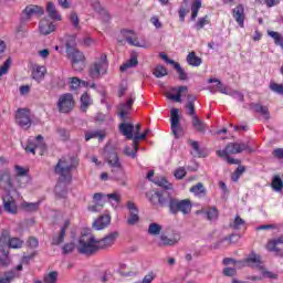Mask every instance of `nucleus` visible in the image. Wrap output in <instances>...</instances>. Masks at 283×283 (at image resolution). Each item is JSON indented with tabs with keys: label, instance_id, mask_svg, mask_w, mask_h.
Listing matches in <instances>:
<instances>
[{
	"label": "nucleus",
	"instance_id": "1",
	"mask_svg": "<svg viewBox=\"0 0 283 283\" xmlns=\"http://www.w3.org/2000/svg\"><path fill=\"white\" fill-rule=\"evenodd\" d=\"M78 161L74 157H63L55 167V172L60 176V181L55 186L56 198H65L67 196V185L72 182V170L76 168Z\"/></svg>",
	"mask_w": 283,
	"mask_h": 283
},
{
	"label": "nucleus",
	"instance_id": "2",
	"mask_svg": "<svg viewBox=\"0 0 283 283\" xmlns=\"http://www.w3.org/2000/svg\"><path fill=\"white\" fill-rule=\"evenodd\" d=\"M242 151H253L245 143H230L226 146L223 150H218L217 155L220 158H224L228 165H240V160L233 159L229 156L233 154H242Z\"/></svg>",
	"mask_w": 283,
	"mask_h": 283
},
{
	"label": "nucleus",
	"instance_id": "3",
	"mask_svg": "<svg viewBox=\"0 0 283 283\" xmlns=\"http://www.w3.org/2000/svg\"><path fill=\"white\" fill-rule=\"evenodd\" d=\"M77 251L83 255H94L98 251V241L94 234L84 232L78 239Z\"/></svg>",
	"mask_w": 283,
	"mask_h": 283
},
{
	"label": "nucleus",
	"instance_id": "4",
	"mask_svg": "<svg viewBox=\"0 0 283 283\" xmlns=\"http://www.w3.org/2000/svg\"><path fill=\"white\" fill-rule=\"evenodd\" d=\"M109 70V61L107 54L99 53L88 69V75L91 78H101L105 76Z\"/></svg>",
	"mask_w": 283,
	"mask_h": 283
},
{
	"label": "nucleus",
	"instance_id": "5",
	"mask_svg": "<svg viewBox=\"0 0 283 283\" xmlns=\"http://www.w3.org/2000/svg\"><path fill=\"white\" fill-rule=\"evenodd\" d=\"M66 52L69 54V59L72 61V67L75 72H82L85 67V55L83 52L73 49L70 42L66 43Z\"/></svg>",
	"mask_w": 283,
	"mask_h": 283
},
{
	"label": "nucleus",
	"instance_id": "6",
	"mask_svg": "<svg viewBox=\"0 0 283 283\" xmlns=\"http://www.w3.org/2000/svg\"><path fill=\"white\" fill-rule=\"evenodd\" d=\"M180 240L181 235L178 230L167 229L161 232L158 244L159 247H176Z\"/></svg>",
	"mask_w": 283,
	"mask_h": 283
},
{
	"label": "nucleus",
	"instance_id": "7",
	"mask_svg": "<svg viewBox=\"0 0 283 283\" xmlns=\"http://www.w3.org/2000/svg\"><path fill=\"white\" fill-rule=\"evenodd\" d=\"M24 150L27 154H38L43 156L45 153V143L43 142V136L39 135L38 137H31L28 139L27 144L24 145Z\"/></svg>",
	"mask_w": 283,
	"mask_h": 283
},
{
	"label": "nucleus",
	"instance_id": "8",
	"mask_svg": "<svg viewBox=\"0 0 283 283\" xmlns=\"http://www.w3.org/2000/svg\"><path fill=\"white\" fill-rule=\"evenodd\" d=\"M191 200L189 199H184V200H178V199H171L169 201V210L172 213H178V211H180L181 213H184V216H187L189 213H191Z\"/></svg>",
	"mask_w": 283,
	"mask_h": 283
},
{
	"label": "nucleus",
	"instance_id": "9",
	"mask_svg": "<svg viewBox=\"0 0 283 283\" xmlns=\"http://www.w3.org/2000/svg\"><path fill=\"white\" fill-rule=\"evenodd\" d=\"M15 123L22 129H30L32 127V115L28 108H19L15 113Z\"/></svg>",
	"mask_w": 283,
	"mask_h": 283
},
{
	"label": "nucleus",
	"instance_id": "10",
	"mask_svg": "<svg viewBox=\"0 0 283 283\" xmlns=\"http://www.w3.org/2000/svg\"><path fill=\"white\" fill-rule=\"evenodd\" d=\"M74 96L71 93H65L57 101V109L62 114H70L74 109Z\"/></svg>",
	"mask_w": 283,
	"mask_h": 283
},
{
	"label": "nucleus",
	"instance_id": "11",
	"mask_svg": "<svg viewBox=\"0 0 283 283\" xmlns=\"http://www.w3.org/2000/svg\"><path fill=\"white\" fill-rule=\"evenodd\" d=\"M117 41L119 43H129V45H135V48H147L145 44H142L140 41H138V36H136V33L132 30H122L118 34Z\"/></svg>",
	"mask_w": 283,
	"mask_h": 283
},
{
	"label": "nucleus",
	"instance_id": "12",
	"mask_svg": "<svg viewBox=\"0 0 283 283\" xmlns=\"http://www.w3.org/2000/svg\"><path fill=\"white\" fill-rule=\"evenodd\" d=\"M0 245L9 247V249H21V247H23V240L19 238H11L10 232L4 230L0 237Z\"/></svg>",
	"mask_w": 283,
	"mask_h": 283
},
{
	"label": "nucleus",
	"instance_id": "13",
	"mask_svg": "<svg viewBox=\"0 0 283 283\" xmlns=\"http://www.w3.org/2000/svg\"><path fill=\"white\" fill-rule=\"evenodd\" d=\"M170 127L175 138H182V136H185V130H182V126H180V116L178 115V108H172L170 111Z\"/></svg>",
	"mask_w": 283,
	"mask_h": 283
},
{
	"label": "nucleus",
	"instance_id": "14",
	"mask_svg": "<svg viewBox=\"0 0 283 283\" xmlns=\"http://www.w3.org/2000/svg\"><path fill=\"white\" fill-rule=\"evenodd\" d=\"M208 83H217V88L220 94H226V96H232L233 98H237L238 101H242L244 98V95L238 91L231 90L229 86H224L222 82L218 78H209Z\"/></svg>",
	"mask_w": 283,
	"mask_h": 283
},
{
	"label": "nucleus",
	"instance_id": "15",
	"mask_svg": "<svg viewBox=\"0 0 283 283\" xmlns=\"http://www.w3.org/2000/svg\"><path fill=\"white\" fill-rule=\"evenodd\" d=\"M0 189H2L4 193H12V191H14L19 196V192L14 189V186L12 185V176H10L9 170H3L2 172H0Z\"/></svg>",
	"mask_w": 283,
	"mask_h": 283
},
{
	"label": "nucleus",
	"instance_id": "16",
	"mask_svg": "<svg viewBox=\"0 0 283 283\" xmlns=\"http://www.w3.org/2000/svg\"><path fill=\"white\" fill-rule=\"evenodd\" d=\"M107 163L113 167V171H117L118 176H115V180H123L125 178V170L120 166V161L118 160V155L116 153H109L107 155Z\"/></svg>",
	"mask_w": 283,
	"mask_h": 283
},
{
	"label": "nucleus",
	"instance_id": "17",
	"mask_svg": "<svg viewBox=\"0 0 283 283\" xmlns=\"http://www.w3.org/2000/svg\"><path fill=\"white\" fill-rule=\"evenodd\" d=\"M120 237L118 231H113L106 234L103 239L97 240V251L99 249H112L116 244V240Z\"/></svg>",
	"mask_w": 283,
	"mask_h": 283
},
{
	"label": "nucleus",
	"instance_id": "18",
	"mask_svg": "<svg viewBox=\"0 0 283 283\" xmlns=\"http://www.w3.org/2000/svg\"><path fill=\"white\" fill-rule=\"evenodd\" d=\"M122 196L119 192H112V193H95V200H103L105 202H109L113 209H116L118 205H120Z\"/></svg>",
	"mask_w": 283,
	"mask_h": 283
},
{
	"label": "nucleus",
	"instance_id": "19",
	"mask_svg": "<svg viewBox=\"0 0 283 283\" xmlns=\"http://www.w3.org/2000/svg\"><path fill=\"white\" fill-rule=\"evenodd\" d=\"M12 192H7L2 195V201H3V207L4 211L8 213H18L19 207L17 206V201L11 195Z\"/></svg>",
	"mask_w": 283,
	"mask_h": 283
},
{
	"label": "nucleus",
	"instance_id": "20",
	"mask_svg": "<svg viewBox=\"0 0 283 283\" xmlns=\"http://www.w3.org/2000/svg\"><path fill=\"white\" fill-rule=\"evenodd\" d=\"M39 31L44 36H48V34H52V32L56 31V24L54 22H52L50 19L44 18V19L40 20Z\"/></svg>",
	"mask_w": 283,
	"mask_h": 283
},
{
	"label": "nucleus",
	"instance_id": "21",
	"mask_svg": "<svg viewBox=\"0 0 283 283\" xmlns=\"http://www.w3.org/2000/svg\"><path fill=\"white\" fill-rule=\"evenodd\" d=\"M126 207L129 213L127 224H129L130 227H134V224H138L140 218L138 217V208L136 207V203L128 201Z\"/></svg>",
	"mask_w": 283,
	"mask_h": 283
},
{
	"label": "nucleus",
	"instance_id": "22",
	"mask_svg": "<svg viewBox=\"0 0 283 283\" xmlns=\"http://www.w3.org/2000/svg\"><path fill=\"white\" fill-rule=\"evenodd\" d=\"M44 13L45 10L43 9V7H39L36 4H30L23 11L24 19L27 21H29V19H32V17H42V14Z\"/></svg>",
	"mask_w": 283,
	"mask_h": 283
},
{
	"label": "nucleus",
	"instance_id": "23",
	"mask_svg": "<svg viewBox=\"0 0 283 283\" xmlns=\"http://www.w3.org/2000/svg\"><path fill=\"white\" fill-rule=\"evenodd\" d=\"M148 180L157 185V187H161L163 189H174V185L167 180L165 177H156L154 178V170L148 171L147 175Z\"/></svg>",
	"mask_w": 283,
	"mask_h": 283
},
{
	"label": "nucleus",
	"instance_id": "24",
	"mask_svg": "<svg viewBox=\"0 0 283 283\" xmlns=\"http://www.w3.org/2000/svg\"><path fill=\"white\" fill-rule=\"evenodd\" d=\"M45 74H48V69L44 65L34 64L32 66L31 76L36 83H41L45 78Z\"/></svg>",
	"mask_w": 283,
	"mask_h": 283
},
{
	"label": "nucleus",
	"instance_id": "25",
	"mask_svg": "<svg viewBox=\"0 0 283 283\" xmlns=\"http://www.w3.org/2000/svg\"><path fill=\"white\" fill-rule=\"evenodd\" d=\"M182 92H187V86L171 88L166 93V98H168L169 101H175V103H182Z\"/></svg>",
	"mask_w": 283,
	"mask_h": 283
},
{
	"label": "nucleus",
	"instance_id": "26",
	"mask_svg": "<svg viewBox=\"0 0 283 283\" xmlns=\"http://www.w3.org/2000/svg\"><path fill=\"white\" fill-rule=\"evenodd\" d=\"M111 222H112V216L109 214L101 216L93 222V229H95V231H103V229H107V227H109Z\"/></svg>",
	"mask_w": 283,
	"mask_h": 283
},
{
	"label": "nucleus",
	"instance_id": "27",
	"mask_svg": "<svg viewBox=\"0 0 283 283\" xmlns=\"http://www.w3.org/2000/svg\"><path fill=\"white\" fill-rule=\"evenodd\" d=\"M46 14L52 21H63V15H61L54 2H46Z\"/></svg>",
	"mask_w": 283,
	"mask_h": 283
},
{
	"label": "nucleus",
	"instance_id": "28",
	"mask_svg": "<svg viewBox=\"0 0 283 283\" xmlns=\"http://www.w3.org/2000/svg\"><path fill=\"white\" fill-rule=\"evenodd\" d=\"M247 262L249 264H252V266H255L256 269H260L262 271L263 277L269 276V272L264 271V265L262 264V260L260 259V255H258L255 253H251L248 256Z\"/></svg>",
	"mask_w": 283,
	"mask_h": 283
},
{
	"label": "nucleus",
	"instance_id": "29",
	"mask_svg": "<svg viewBox=\"0 0 283 283\" xmlns=\"http://www.w3.org/2000/svg\"><path fill=\"white\" fill-rule=\"evenodd\" d=\"M134 101H136V95H132L125 104L119 105V117L122 120L127 118V114H129V109H132V105H134Z\"/></svg>",
	"mask_w": 283,
	"mask_h": 283
},
{
	"label": "nucleus",
	"instance_id": "30",
	"mask_svg": "<svg viewBox=\"0 0 283 283\" xmlns=\"http://www.w3.org/2000/svg\"><path fill=\"white\" fill-rule=\"evenodd\" d=\"M233 18L240 28H244V6L239 4L233 9Z\"/></svg>",
	"mask_w": 283,
	"mask_h": 283
},
{
	"label": "nucleus",
	"instance_id": "31",
	"mask_svg": "<svg viewBox=\"0 0 283 283\" xmlns=\"http://www.w3.org/2000/svg\"><path fill=\"white\" fill-rule=\"evenodd\" d=\"M119 132L127 138V140H132L134 138V124L122 123L119 124Z\"/></svg>",
	"mask_w": 283,
	"mask_h": 283
},
{
	"label": "nucleus",
	"instance_id": "32",
	"mask_svg": "<svg viewBox=\"0 0 283 283\" xmlns=\"http://www.w3.org/2000/svg\"><path fill=\"white\" fill-rule=\"evenodd\" d=\"M40 207H41V201H36V202L23 201L20 205V209L22 211H25L27 213H34V212L39 211Z\"/></svg>",
	"mask_w": 283,
	"mask_h": 283
},
{
	"label": "nucleus",
	"instance_id": "33",
	"mask_svg": "<svg viewBox=\"0 0 283 283\" xmlns=\"http://www.w3.org/2000/svg\"><path fill=\"white\" fill-rule=\"evenodd\" d=\"M10 252L6 251L2 245H0V266L2 269H6L7 266H10L12 263V260H10Z\"/></svg>",
	"mask_w": 283,
	"mask_h": 283
},
{
	"label": "nucleus",
	"instance_id": "34",
	"mask_svg": "<svg viewBox=\"0 0 283 283\" xmlns=\"http://www.w3.org/2000/svg\"><path fill=\"white\" fill-rule=\"evenodd\" d=\"M190 193H193L197 198H205L207 196V189L202 182H199L190 188Z\"/></svg>",
	"mask_w": 283,
	"mask_h": 283
},
{
	"label": "nucleus",
	"instance_id": "35",
	"mask_svg": "<svg viewBox=\"0 0 283 283\" xmlns=\"http://www.w3.org/2000/svg\"><path fill=\"white\" fill-rule=\"evenodd\" d=\"M94 203L88 206V211L92 213H98L103 207H105V201L103 199H96V193L93 196Z\"/></svg>",
	"mask_w": 283,
	"mask_h": 283
},
{
	"label": "nucleus",
	"instance_id": "36",
	"mask_svg": "<svg viewBox=\"0 0 283 283\" xmlns=\"http://www.w3.org/2000/svg\"><path fill=\"white\" fill-rule=\"evenodd\" d=\"M71 90H78V87H90V82L81 81L78 77H70Z\"/></svg>",
	"mask_w": 283,
	"mask_h": 283
},
{
	"label": "nucleus",
	"instance_id": "37",
	"mask_svg": "<svg viewBox=\"0 0 283 283\" xmlns=\"http://www.w3.org/2000/svg\"><path fill=\"white\" fill-rule=\"evenodd\" d=\"M200 8H202V0H193L190 7L191 21H196V19H198V12H200Z\"/></svg>",
	"mask_w": 283,
	"mask_h": 283
},
{
	"label": "nucleus",
	"instance_id": "38",
	"mask_svg": "<svg viewBox=\"0 0 283 283\" xmlns=\"http://www.w3.org/2000/svg\"><path fill=\"white\" fill-rule=\"evenodd\" d=\"M187 63L192 67H200L202 65V59L198 57L195 52H190L187 56Z\"/></svg>",
	"mask_w": 283,
	"mask_h": 283
},
{
	"label": "nucleus",
	"instance_id": "39",
	"mask_svg": "<svg viewBox=\"0 0 283 283\" xmlns=\"http://www.w3.org/2000/svg\"><path fill=\"white\" fill-rule=\"evenodd\" d=\"M192 127L197 132H207V124L200 120V118H198L197 115H193L192 117Z\"/></svg>",
	"mask_w": 283,
	"mask_h": 283
},
{
	"label": "nucleus",
	"instance_id": "40",
	"mask_svg": "<svg viewBox=\"0 0 283 283\" xmlns=\"http://www.w3.org/2000/svg\"><path fill=\"white\" fill-rule=\"evenodd\" d=\"M93 101H92V96H90V94L84 93L81 96V109L83 112H87V107H90V105H92Z\"/></svg>",
	"mask_w": 283,
	"mask_h": 283
},
{
	"label": "nucleus",
	"instance_id": "41",
	"mask_svg": "<svg viewBox=\"0 0 283 283\" xmlns=\"http://www.w3.org/2000/svg\"><path fill=\"white\" fill-rule=\"evenodd\" d=\"M67 227H70V220H66L64 222V226L61 229L59 237L53 239V244H61V242L65 240V231H67Z\"/></svg>",
	"mask_w": 283,
	"mask_h": 283
},
{
	"label": "nucleus",
	"instance_id": "42",
	"mask_svg": "<svg viewBox=\"0 0 283 283\" xmlns=\"http://www.w3.org/2000/svg\"><path fill=\"white\" fill-rule=\"evenodd\" d=\"M138 65V57H136V55H132L129 61L124 63L119 70L120 72H125V70H129V67H136Z\"/></svg>",
	"mask_w": 283,
	"mask_h": 283
},
{
	"label": "nucleus",
	"instance_id": "43",
	"mask_svg": "<svg viewBox=\"0 0 283 283\" xmlns=\"http://www.w3.org/2000/svg\"><path fill=\"white\" fill-rule=\"evenodd\" d=\"M161 231H163V226L156 222H153L148 226L149 235H160Z\"/></svg>",
	"mask_w": 283,
	"mask_h": 283
},
{
	"label": "nucleus",
	"instance_id": "44",
	"mask_svg": "<svg viewBox=\"0 0 283 283\" xmlns=\"http://www.w3.org/2000/svg\"><path fill=\"white\" fill-rule=\"evenodd\" d=\"M92 138H98V140H103L105 138V133L93 130L85 134V140H92Z\"/></svg>",
	"mask_w": 283,
	"mask_h": 283
},
{
	"label": "nucleus",
	"instance_id": "45",
	"mask_svg": "<svg viewBox=\"0 0 283 283\" xmlns=\"http://www.w3.org/2000/svg\"><path fill=\"white\" fill-rule=\"evenodd\" d=\"M137 151H138V146L134 144V142L132 146H126L124 149V154L126 156H129L130 158H136Z\"/></svg>",
	"mask_w": 283,
	"mask_h": 283
},
{
	"label": "nucleus",
	"instance_id": "46",
	"mask_svg": "<svg viewBox=\"0 0 283 283\" xmlns=\"http://www.w3.org/2000/svg\"><path fill=\"white\" fill-rule=\"evenodd\" d=\"M59 282V272L52 271L44 276V283H56Z\"/></svg>",
	"mask_w": 283,
	"mask_h": 283
},
{
	"label": "nucleus",
	"instance_id": "47",
	"mask_svg": "<svg viewBox=\"0 0 283 283\" xmlns=\"http://www.w3.org/2000/svg\"><path fill=\"white\" fill-rule=\"evenodd\" d=\"M17 277L14 271L7 272L0 276V283H11Z\"/></svg>",
	"mask_w": 283,
	"mask_h": 283
},
{
	"label": "nucleus",
	"instance_id": "48",
	"mask_svg": "<svg viewBox=\"0 0 283 283\" xmlns=\"http://www.w3.org/2000/svg\"><path fill=\"white\" fill-rule=\"evenodd\" d=\"M272 189L274 191H282L283 189V181L282 178H280V176H274L272 179Z\"/></svg>",
	"mask_w": 283,
	"mask_h": 283
},
{
	"label": "nucleus",
	"instance_id": "49",
	"mask_svg": "<svg viewBox=\"0 0 283 283\" xmlns=\"http://www.w3.org/2000/svg\"><path fill=\"white\" fill-rule=\"evenodd\" d=\"M154 76H156V78H163V76H167V69L163 65H157L154 70Z\"/></svg>",
	"mask_w": 283,
	"mask_h": 283
},
{
	"label": "nucleus",
	"instance_id": "50",
	"mask_svg": "<svg viewBox=\"0 0 283 283\" xmlns=\"http://www.w3.org/2000/svg\"><path fill=\"white\" fill-rule=\"evenodd\" d=\"M254 112L262 114L265 120H269V108L266 106H262L260 104L254 105Z\"/></svg>",
	"mask_w": 283,
	"mask_h": 283
},
{
	"label": "nucleus",
	"instance_id": "51",
	"mask_svg": "<svg viewBox=\"0 0 283 283\" xmlns=\"http://www.w3.org/2000/svg\"><path fill=\"white\" fill-rule=\"evenodd\" d=\"M268 36H271V39H273L275 45L282 43V41H283V36L280 32L268 31Z\"/></svg>",
	"mask_w": 283,
	"mask_h": 283
},
{
	"label": "nucleus",
	"instance_id": "52",
	"mask_svg": "<svg viewBox=\"0 0 283 283\" xmlns=\"http://www.w3.org/2000/svg\"><path fill=\"white\" fill-rule=\"evenodd\" d=\"M12 66V60L8 59L1 66H0V76H6Z\"/></svg>",
	"mask_w": 283,
	"mask_h": 283
},
{
	"label": "nucleus",
	"instance_id": "53",
	"mask_svg": "<svg viewBox=\"0 0 283 283\" xmlns=\"http://www.w3.org/2000/svg\"><path fill=\"white\" fill-rule=\"evenodd\" d=\"M205 25H209V15H205L203 18H199L197 23L195 24L196 30H202Z\"/></svg>",
	"mask_w": 283,
	"mask_h": 283
},
{
	"label": "nucleus",
	"instance_id": "54",
	"mask_svg": "<svg viewBox=\"0 0 283 283\" xmlns=\"http://www.w3.org/2000/svg\"><path fill=\"white\" fill-rule=\"evenodd\" d=\"M270 90L272 92H274L275 94H280L281 96H283V84H277V83L271 82Z\"/></svg>",
	"mask_w": 283,
	"mask_h": 283
},
{
	"label": "nucleus",
	"instance_id": "55",
	"mask_svg": "<svg viewBox=\"0 0 283 283\" xmlns=\"http://www.w3.org/2000/svg\"><path fill=\"white\" fill-rule=\"evenodd\" d=\"M206 216H207L208 220H218V209L208 208L206 210Z\"/></svg>",
	"mask_w": 283,
	"mask_h": 283
},
{
	"label": "nucleus",
	"instance_id": "56",
	"mask_svg": "<svg viewBox=\"0 0 283 283\" xmlns=\"http://www.w3.org/2000/svg\"><path fill=\"white\" fill-rule=\"evenodd\" d=\"M174 176H175V178H177V180H182V178H185V176H187V169H185V167H179V168L175 169Z\"/></svg>",
	"mask_w": 283,
	"mask_h": 283
},
{
	"label": "nucleus",
	"instance_id": "57",
	"mask_svg": "<svg viewBox=\"0 0 283 283\" xmlns=\"http://www.w3.org/2000/svg\"><path fill=\"white\" fill-rule=\"evenodd\" d=\"M196 101V97H192V99H190L188 102V104L186 105V108L188 109V114L189 116H196V106L193 105V102Z\"/></svg>",
	"mask_w": 283,
	"mask_h": 283
},
{
	"label": "nucleus",
	"instance_id": "58",
	"mask_svg": "<svg viewBox=\"0 0 283 283\" xmlns=\"http://www.w3.org/2000/svg\"><path fill=\"white\" fill-rule=\"evenodd\" d=\"M266 249L272 253H280V248H277V243L274 241V239L268 242Z\"/></svg>",
	"mask_w": 283,
	"mask_h": 283
},
{
	"label": "nucleus",
	"instance_id": "59",
	"mask_svg": "<svg viewBox=\"0 0 283 283\" xmlns=\"http://www.w3.org/2000/svg\"><path fill=\"white\" fill-rule=\"evenodd\" d=\"M15 176H28V168H24L22 166H14Z\"/></svg>",
	"mask_w": 283,
	"mask_h": 283
},
{
	"label": "nucleus",
	"instance_id": "60",
	"mask_svg": "<svg viewBox=\"0 0 283 283\" xmlns=\"http://www.w3.org/2000/svg\"><path fill=\"white\" fill-rule=\"evenodd\" d=\"M231 227L232 229H242V227H244V220H242L240 217H235Z\"/></svg>",
	"mask_w": 283,
	"mask_h": 283
},
{
	"label": "nucleus",
	"instance_id": "61",
	"mask_svg": "<svg viewBox=\"0 0 283 283\" xmlns=\"http://www.w3.org/2000/svg\"><path fill=\"white\" fill-rule=\"evenodd\" d=\"M175 70H177L180 81H187V73H185L180 64H175Z\"/></svg>",
	"mask_w": 283,
	"mask_h": 283
},
{
	"label": "nucleus",
	"instance_id": "62",
	"mask_svg": "<svg viewBox=\"0 0 283 283\" xmlns=\"http://www.w3.org/2000/svg\"><path fill=\"white\" fill-rule=\"evenodd\" d=\"M57 134L61 140H67L70 138V132H67L65 128L57 129Z\"/></svg>",
	"mask_w": 283,
	"mask_h": 283
},
{
	"label": "nucleus",
	"instance_id": "63",
	"mask_svg": "<svg viewBox=\"0 0 283 283\" xmlns=\"http://www.w3.org/2000/svg\"><path fill=\"white\" fill-rule=\"evenodd\" d=\"M70 21L74 25V28H78L80 20H78V15L76 13H74V12L71 13Z\"/></svg>",
	"mask_w": 283,
	"mask_h": 283
},
{
	"label": "nucleus",
	"instance_id": "64",
	"mask_svg": "<svg viewBox=\"0 0 283 283\" xmlns=\"http://www.w3.org/2000/svg\"><path fill=\"white\" fill-rule=\"evenodd\" d=\"M274 158H277L279 160H283V148H276L273 151Z\"/></svg>",
	"mask_w": 283,
	"mask_h": 283
}]
</instances>
